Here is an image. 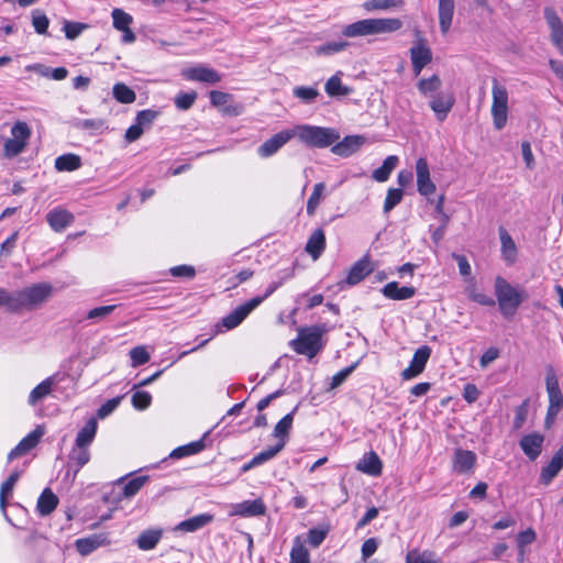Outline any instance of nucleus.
I'll return each instance as SVG.
<instances>
[{"mask_svg": "<svg viewBox=\"0 0 563 563\" xmlns=\"http://www.w3.org/2000/svg\"><path fill=\"white\" fill-rule=\"evenodd\" d=\"M197 99V93L195 91L183 92L176 96L175 106L179 110H188L192 107Z\"/></svg>", "mask_w": 563, "mask_h": 563, "instance_id": "052dcab7", "label": "nucleus"}, {"mask_svg": "<svg viewBox=\"0 0 563 563\" xmlns=\"http://www.w3.org/2000/svg\"><path fill=\"white\" fill-rule=\"evenodd\" d=\"M32 24L38 34H45L49 25V20L45 14H40L35 11L33 13Z\"/></svg>", "mask_w": 563, "mask_h": 563, "instance_id": "774afa93", "label": "nucleus"}, {"mask_svg": "<svg viewBox=\"0 0 563 563\" xmlns=\"http://www.w3.org/2000/svg\"><path fill=\"white\" fill-rule=\"evenodd\" d=\"M454 8V0H439V24L442 34H446L451 27Z\"/></svg>", "mask_w": 563, "mask_h": 563, "instance_id": "c756f323", "label": "nucleus"}, {"mask_svg": "<svg viewBox=\"0 0 563 563\" xmlns=\"http://www.w3.org/2000/svg\"><path fill=\"white\" fill-rule=\"evenodd\" d=\"M97 428V420L95 418H90L85 427L77 433L75 440L76 446H89L96 437Z\"/></svg>", "mask_w": 563, "mask_h": 563, "instance_id": "f704fd0d", "label": "nucleus"}, {"mask_svg": "<svg viewBox=\"0 0 563 563\" xmlns=\"http://www.w3.org/2000/svg\"><path fill=\"white\" fill-rule=\"evenodd\" d=\"M468 298L482 306L493 307L496 303L493 297L487 296L484 292L477 291L475 288H472L468 291Z\"/></svg>", "mask_w": 563, "mask_h": 563, "instance_id": "338daca9", "label": "nucleus"}, {"mask_svg": "<svg viewBox=\"0 0 563 563\" xmlns=\"http://www.w3.org/2000/svg\"><path fill=\"white\" fill-rule=\"evenodd\" d=\"M108 544H110V540L107 533H95L75 541L76 550L84 556L89 555L100 547Z\"/></svg>", "mask_w": 563, "mask_h": 563, "instance_id": "f3484780", "label": "nucleus"}, {"mask_svg": "<svg viewBox=\"0 0 563 563\" xmlns=\"http://www.w3.org/2000/svg\"><path fill=\"white\" fill-rule=\"evenodd\" d=\"M383 295L391 300H406L415 296L416 288L412 286H399L397 282H390L382 288Z\"/></svg>", "mask_w": 563, "mask_h": 563, "instance_id": "393cba45", "label": "nucleus"}, {"mask_svg": "<svg viewBox=\"0 0 563 563\" xmlns=\"http://www.w3.org/2000/svg\"><path fill=\"white\" fill-rule=\"evenodd\" d=\"M365 143V137L362 135H349L342 141L339 140L332 144L331 152L341 157H349L361 148Z\"/></svg>", "mask_w": 563, "mask_h": 563, "instance_id": "a211bd4d", "label": "nucleus"}, {"mask_svg": "<svg viewBox=\"0 0 563 563\" xmlns=\"http://www.w3.org/2000/svg\"><path fill=\"white\" fill-rule=\"evenodd\" d=\"M402 189L391 188L387 191V196L384 202V212L388 213L393 210L402 199Z\"/></svg>", "mask_w": 563, "mask_h": 563, "instance_id": "13d9d810", "label": "nucleus"}, {"mask_svg": "<svg viewBox=\"0 0 563 563\" xmlns=\"http://www.w3.org/2000/svg\"><path fill=\"white\" fill-rule=\"evenodd\" d=\"M205 449L203 440L190 442L186 445H181L172 451L169 456L172 459H181L185 456L194 455L201 452Z\"/></svg>", "mask_w": 563, "mask_h": 563, "instance_id": "a19ab883", "label": "nucleus"}, {"mask_svg": "<svg viewBox=\"0 0 563 563\" xmlns=\"http://www.w3.org/2000/svg\"><path fill=\"white\" fill-rule=\"evenodd\" d=\"M117 305L96 307L87 312L86 318L96 322L104 320L117 309Z\"/></svg>", "mask_w": 563, "mask_h": 563, "instance_id": "4d7b16f0", "label": "nucleus"}, {"mask_svg": "<svg viewBox=\"0 0 563 563\" xmlns=\"http://www.w3.org/2000/svg\"><path fill=\"white\" fill-rule=\"evenodd\" d=\"M355 468L371 476H379L383 472V463L376 452L369 451L356 463Z\"/></svg>", "mask_w": 563, "mask_h": 563, "instance_id": "aec40b11", "label": "nucleus"}, {"mask_svg": "<svg viewBox=\"0 0 563 563\" xmlns=\"http://www.w3.org/2000/svg\"><path fill=\"white\" fill-rule=\"evenodd\" d=\"M544 18L551 30V41L563 55V23L556 12L550 7L544 9Z\"/></svg>", "mask_w": 563, "mask_h": 563, "instance_id": "4468645a", "label": "nucleus"}, {"mask_svg": "<svg viewBox=\"0 0 563 563\" xmlns=\"http://www.w3.org/2000/svg\"><path fill=\"white\" fill-rule=\"evenodd\" d=\"M285 448V441H278L275 445L267 448L253 457V463L258 465L275 457Z\"/></svg>", "mask_w": 563, "mask_h": 563, "instance_id": "de8ad7c7", "label": "nucleus"}, {"mask_svg": "<svg viewBox=\"0 0 563 563\" xmlns=\"http://www.w3.org/2000/svg\"><path fill=\"white\" fill-rule=\"evenodd\" d=\"M347 46L346 42H330L324 45L317 47V54L319 55H331L343 51Z\"/></svg>", "mask_w": 563, "mask_h": 563, "instance_id": "0e129e2a", "label": "nucleus"}, {"mask_svg": "<svg viewBox=\"0 0 563 563\" xmlns=\"http://www.w3.org/2000/svg\"><path fill=\"white\" fill-rule=\"evenodd\" d=\"M44 434V429L41 426H37L32 432H30L25 438H23L18 445H15L8 454V461L11 462L27 452L34 449L41 438Z\"/></svg>", "mask_w": 563, "mask_h": 563, "instance_id": "f8f14e48", "label": "nucleus"}, {"mask_svg": "<svg viewBox=\"0 0 563 563\" xmlns=\"http://www.w3.org/2000/svg\"><path fill=\"white\" fill-rule=\"evenodd\" d=\"M148 479L150 477L147 475L137 476L130 479L128 483L123 485L122 495L125 498H131L135 496L140 492V489L145 485V483L148 482Z\"/></svg>", "mask_w": 563, "mask_h": 563, "instance_id": "a18cd8bd", "label": "nucleus"}, {"mask_svg": "<svg viewBox=\"0 0 563 563\" xmlns=\"http://www.w3.org/2000/svg\"><path fill=\"white\" fill-rule=\"evenodd\" d=\"M292 95L303 103L310 104L316 101L320 92L316 87L297 86L294 88Z\"/></svg>", "mask_w": 563, "mask_h": 563, "instance_id": "c03bdc74", "label": "nucleus"}, {"mask_svg": "<svg viewBox=\"0 0 563 563\" xmlns=\"http://www.w3.org/2000/svg\"><path fill=\"white\" fill-rule=\"evenodd\" d=\"M290 563H310L309 551L298 538L290 551Z\"/></svg>", "mask_w": 563, "mask_h": 563, "instance_id": "8fccbe9b", "label": "nucleus"}, {"mask_svg": "<svg viewBox=\"0 0 563 563\" xmlns=\"http://www.w3.org/2000/svg\"><path fill=\"white\" fill-rule=\"evenodd\" d=\"M58 505L57 496L51 488H45L37 499V511L41 516H47L55 510Z\"/></svg>", "mask_w": 563, "mask_h": 563, "instance_id": "2f4dec72", "label": "nucleus"}, {"mask_svg": "<svg viewBox=\"0 0 563 563\" xmlns=\"http://www.w3.org/2000/svg\"><path fill=\"white\" fill-rule=\"evenodd\" d=\"M114 99L120 103H133L136 99V93L133 89L123 82H118L112 88Z\"/></svg>", "mask_w": 563, "mask_h": 563, "instance_id": "79ce46f5", "label": "nucleus"}, {"mask_svg": "<svg viewBox=\"0 0 563 563\" xmlns=\"http://www.w3.org/2000/svg\"><path fill=\"white\" fill-rule=\"evenodd\" d=\"M410 57L413 73L418 76L423 67L432 60V52L426 41L420 40L417 45L410 48Z\"/></svg>", "mask_w": 563, "mask_h": 563, "instance_id": "ddd939ff", "label": "nucleus"}, {"mask_svg": "<svg viewBox=\"0 0 563 563\" xmlns=\"http://www.w3.org/2000/svg\"><path fill=\"white\" fill-rule=\"evenodd\" d=\"M210 102L225 115L236 117L243 111V106L233 103V97L228 92L212 90L210 92Z\"/></svg>", "mask_w": 563, "mask_h": 563, "instance_id": "9b49d317", "label": "nucleus"}, {"mask_svg": "<svg viewBox=\"0 0 563 563\" xmlns=\"http://www.w3.org/2000/svg\"><path fill=\"white\" fill-rule=\"evenodd\" d=\"M52 290L53 288L49 284L38 283L10 292V311L33 310L48 299Z\"/></svg>", "mask_w": 563, "mask_h": 563, "instance_id": "f03ea898", "label": "nucleus"}, {"mask_svg": "<svg viewBox=\"0 0 563 563\" xmlns=\"http://www.w3.org/2000/svg\"><path fill=\"white\" fill-rule=\"evenodd\" d=\"M543 441L544 437L542 434L533 432L523 435L519 441V445L523 453L531 461H534L541 454Z\"/></svg>", "mask_w": 563, "mask_h": 563, "instance_id": "6ab92c4d", "label": "nucleus"}, {"mask_svg": "<svg viewBox=\"0 0 563 563\" xmlns=\"http://www.w3.org/2000/svg\"><path fill=\"white\" fill-rule=\"evenodd\" d=\"M343 34L349 37L375 34L374 19H365L347 25Z\"/></svg>", "mask_w": 563, "mask_h": 563, "instance_id": "7c9ffc66", "label": "nucleus"}, {"mask_svg": "<svg viewBox=\"0 0 563 563\" xmlns=\"http://www.w3.org/2000/svg\"><path fill=\"white\" fill-rule=\"evenodd\" d=\"M322 334L320 327L300 329L298 336L290 341V346L296 353L312 358L322 350Z\"/></svg>", "mask_w": 563, "mask_h": 563, "instance_id": "20e7f679", "label": "nucleus"}, {"mask_svg": "<svg viewBox=\"0 0 563 563\" xmlns=\"http://www.w3.org/2000/svg\"><path fill=\"white\" fill-rule=\"evenodd\" d=\"M262 303V299L252 298L243 305L236 307L233 311H231L228 316L221 319V321L217 324V332H222V328L225 330H232L240 325L243 320L260 305Z\"/></svg>", "mask_w": 563, "mask_h": 563, "instance_id": "6e6552de", "label": "nucleus"}, {"mask_svg": "<svg viewBox=\"0 0 563 563\" xmlns=\"http://www.w3.org/2000/svg\"><path fill=\"white\" fill-rule=\"evenodd\" d=\"M181 75L188 80L206 84H217L221 80L217 70L201 65L184 69Z\"/></svg>", "mask_w": 563, "mask_h": 563, "instance_id": "dca6fc26", "label": "nucleus"}, {"mask_svg": "<svg viewBox=\"0 0 563 563\" xmlns=\"http://www.w3.org/2000/svg\"><path fill=\"white\" fill-rule=\"evenodd\" d=\"M298 406H296L291 412L287 413L284 418H282L274 428L273 435L278 439V441H285L288 438L289 431L292 426L294 415L297 411Z\"/></svg>", "mask_w": 563, "mask_h": 563, "instance_id": "e433bc0d", "label": "nucleus"}, {"mask_svg": "<svg viewBox=\"0 0 563 563\" xmlns=\"http://www.w3.org/2000/svg\"><path fill=\"white\" fill-rule=\"evenodd\" d=\"M71 462L76 463L77 471L86 465L90 460V453L88 446H76L73 448L69 454Z\"/></svg>", "mask_w": 563, "mask_h": 563, "instance_id": "603ef678", "label": "nucleus"}, {"mask_svg": "<svg viewBox=\"0 0 563 563\" xmlns=\"http://www.w3.org/2000/svg\"><path fill=\"white\" fill-rule=\"evenodd\" d=\"M32 131L26 122L18 121L11 128V137L7 139L3 144V156L5 158H14L24 152Z\"/></svg>", "mask_w": 563, "mask_h": 563, "instance_id": "39448f33", "label": "nucleus"}, {"mask_svg": "<svg viewBox=\"0 0 563 563\" xmlns=\"http://www.w3.org/2000/svg\"><path fill=\"white\" fill-rule=\"evenodd\" d=\"M113 19V27L118 31L124 30L130 26L133 22V18L131 14L126 13L122 9H114L111 13Z\"/></svg>", "mask_w": 563, "mask_h": 563, "instance_id": "864d4df0", "label": "nucleus"}, {"mask_svg": "<svg viewBox=\"0 0 563 563\" xmlns=\"http://www.w3.org/2000/svg\"><path fill=\"white\" fill-rule=\"evenodd\" d=\"M402 26L399 19H374L375 34L395 32Z\"/></svg>", "mask_w": 563, "mask_h": 563, "instance_id": "49530a36", "label": "nucleus"}, {"mask_svg": "<svg viewBox=\"0 0 563 563\" xmlns=\"http://www.w3.org/2000/svg\"><path fill=\"white\" fill-rule=\"evenodd\" d=\"M373 268L371 267L369 256L365 255L353 266L350 268V272L346 277V283L349 285H356L361 280H363L367 275L372 273Z\"/></svg>", "mask_w": 563, "mask_h": 563, "instance_id": "b1692460", "label": "nucleus"}, {"mask_svg": "<svg viewBox=\"0 0 563 563\" xmlns=\"http://www.w3.org/2000/svg\"><path fill=\"white\" fill-rule=\"evenodd\" d=\"M324 89L330 97H341L351 93V89L342 85L341 78L338 75H334L327 80Z\"/></svg>", "mask_w": 563, "mask_h": 563, "instance_id": "37998d69", "label": "nucleus"}, {"mask_svg": "<svg viewBox=\"0 0 563 563\" xmlns=\"http://www.w3.org/2000/svg\"><path fill=\"white\" fill-rule=\"evenodd\" d=\"M213 521V516L210 514H200L189 519L179 522L176 530L185 532H195Z\"/></svg>", "mask_w": 563, "mask_h": 563, "instance_id": "c85d7f7f", "label": "nucleus"}, {"mask_svg": "<svg viewBox=\"0 0 563 563\" xmlns=\"http://www.w3.org/2000/svg\"><path fill=\"white\" fill-rule=\"evenodd\" d=\"M295 137L294 129L284 130L266 140L258 148L257 153L261 157H269L277 153L287 142Z\"/></svg>", "mask_w": 563, "mask_h": 563, "instance_id": "9d476101", "label": "nucleus"}, {"mask_svg": "<svg viewBox=\"0 0 563 563\" xmlns=\"http://www.w3.org/2000/svg\"><path fill=\"white\" fill-rule=\"evenodd\" d=\"M355 367H356V364H353L351 366H347V367L341 369L335 375H333L332 379H331V384H330V389H334V388L341 386L345 382V379L353 373Z\"/></svg>", "mask_w": 563, "mask_h": 563, "instance_id": "69168bd1", "label": "nucleus"}, {"mask_svg": "<svg viewBox=\"0 0 563 563\" xmlns=\"http://www.w3.org/2000/svg\"><path fill=\"white\" fill-rule=\"evenodd\" d=\"M545 387L549 396V407L545 417V424L549 426L554 421V419L563 408V395L560 389L559 379L553 368L548 369L545 377Z\"/></svg>", "mask_w": 563, "mask_h": 563, "instance_id": "0eeeda50", "label": "nucleus"}, {"mask_svg": "<svg viewBox=\"0 0 563 563\" xmlns=\"http://www.w3.org/2000/svg\"><path fill=\"white\" fill-rule=\"evenodd\" d=\"M54 377H47L42 383H40L36 387H34L30 395L27 402L31 406L36 405L40 400L45 398L47 395L52 393V387L54 385Z\"/></svg>", "mask_w": 563, "mask_h": 563, "instance_id": "c9c22d12", "label": "nucleus"}, {"mask_svg": "<svg viewBox=\"0 0 563 563\" xmlns=\"http://www.w3.org/2000/svg\"><path fill=\"white\" fill-rule=\"evenodd\" d=\"M431 352L432 350L429 345H421L418 347L410 361L409 366L400 373V377L404 380H410L419 376L424 371L426 365L431 356Z\"/></svg>", "mask_w": 563, "mask_h": 563, "instance_id": "1a4fd4ad", "label": "nucleus"}, {"mask_svg": "<svg viewBox=\"0 0 563 563\" xmlns=\"http://www.w3.org/2000/svg\"><path fill=\"white\" fill-rule=\"evenodd\" d=\"M159 115V111L153 109H145L139 111L135 117V122L144 130L150 129L155 119Z\"/></svg>", "mask_w": 563, "mask_h": 563, "instance_id": "5fc2aeb1", "label": "nucleus"}, {"mask_svg": "<svg viewBox=\"0 0 563 563\" xmlns=\"http://www.w3.org/2000/svg\"><path fill=\"white\" fill-rule=\"evenodd\" d=\"M81 166V159L76 154H64L55 159V168L58 172H73Z\"/></svg>", "mask_w": 563, "mask_h": 563, "instance_id": "58836bf2", "label": "nucleus"}, {"mask_svg": "<svg viewBox=\"0 0 563 563\" xmlns=\"http://www.w3.org/2000/svg\"><path fill=\"white\" fill-rule=\"evenodd\" d=\"M455 102L451 93H438L430 101V108L439 121H444Z\"/></svg>", "mask_w": 563, "mask_h": 563, "instance_id": "4be33fe9", "label": "nucleus"}, {"mask_svg": "<svg viewBox=\"0 0 563 563\" xmlns=\"http://www.w3.org/2000/svg\"><path fill=\"white\" fill-rule=\"evenodd\" d=\"M325 189L324 183H318L313 186L312 194L310 195L308 201H307V213L309 216L314 214L316 209L318 208L322 194Z\"/></svg>", "mask_w": 563, "mask_h": 563, "instance_id": "3c124183", "label": "nucleus"}, {"mask_svg": "<svg viewBox=\"0 0 563 563\" xmlns=\"http://www.w3.org/2000/svg\"><path fill=\"white\" fill-rule=\"evenodd\" d=\"M417 173V187L422 196H430L435 191V185L430 178L428 162L426 158L420 157L416 163Z\"/></svg>", "mask_w": 563, "mask_h": 563, "instance_id": "2eb2a0df", "label": "nucleus"}, {"mask_svg": "<svg viewBox=\"0 0 563 563\" xmlns=\"http://www.w3.org/2000/svg\"><path fill=\"white\" fill-rule=\"evenodd\" d=\"M87 27L86 24L79 22L65 21L64 31L68 40H75Z\"/></svg>", "mask_w": 563, "mask_h": 563, "instance_id": "e2e57ef3", "label": "nucleus"}, {"mask_svg": "<svg viewBox=\"0 0 563 563\" xmlns=\"http://www.w3.org/2000/svg\"><path fill=\"white\" fill-rule=\"evenodd\" d=\"M266 507L261 499L246 500L236 505L235 514L242 517H254L264 515Z\"/></svg>", "mask_w": 563, "mask_h": 563, "instance_id": "72a5a7b5", "label": "nucleus"}, {"mask_svg": "<svg viewBox=\"0 0 563 563\" xmlns=\"http://www.w3.org/2000/svg\"><path fill=\"white\" fill-rule=\"evenodd\" d=\"M46 220L55 232H62L74 222L75 217L66 209L55 208L46 214Z\"/></svg>", "mask_w": 563, "mask_h": 563, "instance_id": "412c9836", "label": "nucleus"}, {"mask_svg": "<svg viewBox=\"0 0 563 563\" xmlns=\"http://www.w3.org/2000/svg\"><path fill=\"white\" fill-rule=\"evenodd\" d=\"M562 468H563V446H561L554 453L550 463L542 468L541 474H540V482L543 485H549Z\"/></svg>", "mask_w": 563, "mask_h": 563, "instance_id": "5701e85b", "label": "nucleus"}, {"mask_svg": "<svg viewBox=\"0 0 563 563\" xmlns=\"http://www.w3.org/2000/svg\"><path fill=\"white\" fill-rule=\"evenodd\" d=\"M442 85V81L438 75H433L432 77L426 79H420L418 82L419 91L427 96L430 92L437 91Z\"/></svg>", "mask_w": 563, "mask_h": 563, "instance_id": "6e6d98bb", "label": "nucleus"}, {"mask_svg": "<svg viewBox=\"0 0 563 563\" xmlns=\"http://www.w3.org/2000/svg\"><path fill=\"white\" fill-rule=\"evenodd\" d=\"M406 563H440L430 551L411 550L406 555Z\"/></svg>", "mask_w": 563, "mask_h": 563, "instance_id": "09e8293b", "label": "nucleus"}, {"mask_svg": "<svg viewBox=\"0 0 563 563\" xmlns=\"http://www.w3.org/2000/svg\"><path fill=\"white\" fill-rule=\"evenodd\" d=\"M21 472L14 471L8 478L4 481L0 487V508L3 515L7 517V497L10 496L13 492V487L16 484Z\"/></svg>", "mask_w": 563, "mask_h": 563, "instance_id": "4c0bfd02", "label": "nucleus"}, {"mask_svg": "<svg viewBox=\"0 0 563 563\" xmlns=\"http://www.w3.org/2000/svg\"><path fill=\"white\" fill-rule=\"evenodd\" d=\"M492 95L493 122L495 129L499 131L505 128L508 119V91L496 78L493 79Z\"/></svg>", "mask_w": 563, "mask_h": 563, "instance_id": "423d86ee", "label": "nucleus"}, {"mask_svg": "<svg viewBox=\"0 0 563 563\" xmlns=\"http://www.w3.org/2000/svg\"><path fill=\"white\" fill-rule=\"evenodd\" d=\"M476 463V454L468 450L457 449L453 457V467L460 473L470 472Z\"/></svg>", "mask_w": 563, "mask_h": 563, "instance_id": "a878e982", "label": "nucleus"}, {"mask_svg": "<svg viewBox=\"0 0 563 563\" xmlns=\"http://www.w3.org/2000/svg\"><path fill=\"white\" fill-rule=\"evenodd\" d=\"M295 136L310 147L324 148L340 139V133L333 128L301 124L294 128Z\"/></svg>", "mask_w": 563, "mask_h": 563, "instance_id": "7ed1b4c3", "label": "nucleus"}, {"mask_svg": "<svg viewBox=\"0 0 563 563\" xmlns=\"http://www.w3.org/2000/svg\"><path fill=\"white\" fill-rule=\"evenodd\" d=\"M399 159L397 156L395 155H390L388 156L384 162H383V165L375 169L373 172V175L372 177L376 180V181H379V183H383V181H386L391 172L395 169V167L397 166Z\"/></svg>", "mask_w": 563, "mask_h": 563, "instance_id": "ea45409f", "label": "nucleus"}, {"mask_svg": "<svg viewBox=\"0 0 563 563\" xmlns=\"http://www.w3.org/2000/svg\"><path fill=\"white\" fill-rule=\"evenodd\" d=\"M325 249V235L322 229L314 230L309 236L306 244V252L313 258L318 260Z\"/></svg>", "mask_w": 563, "mask_h": 563, "instance_id": "bb28decb", "label": "nucleus"}, {"mask_svg": "<svg viewBox=\"0 0 563 563\" xmlns=\"http://www.w3.org/2000/svg\"><path fill=\"white\" fill-rule=\"evenodd\" d=\"M130 357L133 367L143 365L150 361V354L144 346H136L130 351Z\"/></svg>", "mask_w": 563, "mask_h": 563, "instance_id": "680f3d73", "label": "nucleus"}, {"mask_svg": "<svg viewBox=\"0 0 563 563\" xmlns=\"http://www.w3.org/2000/svg\"><path fill=\"white\" fill-rule=\"evenodd\" d=\"M131 402L137 410H144L151 406L152 396L148 391H135L132 395Z\"/></svg>", "mask_w": 563, "mask_h": 563, "instance_id": "bf43d9fd", "label": "nucleus"}, {"mask_svg": "<svg viewBox=\"0 0 563 563\" xmlns=\"http://www.w3.org/2000/svg\"><path fill=\"white\" fill-rule=\"evenodd\" d=\"M494 291L499 311L506 319L512 318L520 305L528 298L523 288L514 287L501 276L495 278Z\"/></svg>", "mask_w": 563, "mask_h": 563, "instance_id": "f257e3e1", "label": "nucleus"}, {"mask_svg": "<svg viewBox=\"0 0 563 563\" xmlns=\"http://www.w3.org/2000/svg\"><path fill=\"white\" fill-rule=\"evenodd\" d=\"M499 238L503 258L507 265H512L517 261V246L510 234L504 228H499Z\"/></svg>", "mask_w": 563, "mask_h": 563, "instance_id": "cd10ccee", "label": "nucleus"}, {"mask_svg": "<svg viewBox=\"0 0 563 563\" xmlns=\"http://www.w3.org/2000/svg\"><path fill=\"white\" fill-rule=\"evenodd\" d=\"M163 530L161 529H148L143 531L136 539V545L140 550L148 551L153 550L161 541Z\"/></svg>", "mask_w": 563, "mask_h": 563, "instance_id": "473e14b6", "label": "nucleus"}]
</instances>
